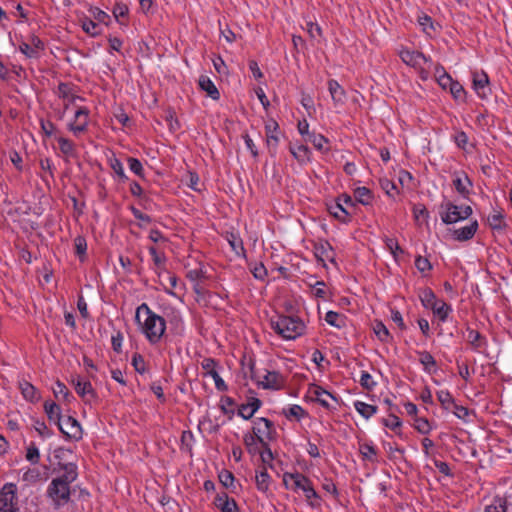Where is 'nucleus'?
Here are the masks:
<instances>
[{
  "label": "nucleus",
  "mask_w": 512,
  "mask_h": 512,
  "mask_svg": "<svg viewBox=\"0 0 512 512\" xmlns=\"http://www.w3.org/2000/svg\"><path fill=\"white\" fill-rule=\"evenodd\" d=\"M136 320L151 344L160 341L166 329V321L163 317L153 312L146 303H142L136 310Z\"/></svg>",
  "instance_id": "f257e3e1"
},
{
  "label": "nucleus",
  "mask_w": 512,
  "mask_h": 512,
  "mask_svg": "<svg viewBox=\"0 0 512 512\" xmlns=\"http://www.w3.org/2000/svg\"><path fill=\"white\" fill-rule=\"evenodd\" d=\"M272 329L286 340H293L301 336L305 331L304 322L293 316H278L275 319H271Z\"/></svg>",
  "instance_id": "f03ea898"
},
{
  "label": "nucleus",
  "mask_w": 512,
  "mask_h": 512,
  "mask_svg": "<svg viewBox=\"0 0 512 512\" xmlns=\"http://www.w3.org/2000/svg\"><path fill=\"white\" fill-rule=\"evenodd\" d=\"M440 208L441 220L447 225L465 220L472 214V208L470 206H458L449 201L443 203Z\"/></svg>",
  "instance_id": "7ed1b4c3"
},
{
  "label": "nucleus",
  "mask_w": 512,
  "mask_h": 512,
  "mask_svg": "<svg viewBox=\"0 0 512 512\" xmlns=\"http://www.w3.org/2000/svg\"><path fill=\"white\" fill-rule=\"evenodd\" d=\"M287 478H290L291 480H293V485H294L293 488L294 489H300L303 491L308 503L312 507L318 505V503H314L313 499L318 500L319 496H318L317 492L315 491V489L313 488L311 481L306 476H304L303 474H300V473H295V474L287 473L284 475L285 483H287Z\"/></svg>",
  "instance_id": "20e7f679"
},
{
  "label": "nucleus",
  "mask_w": 512,
  "mask_h": 512,
  "mask_svg": "<svg viewBox=\"0 0 512 512\" xmlns=\"http://www.w3.org/2000/svg\"><path fill=\"white\" fill-rule=\"evenodd\" d=\"M252 431L259 444L269 443V441L275 440L277 435L274 423L264 417L257 418L254 421Z\"/></svg>",
  "instance_id": "39448f33"
},
{
  "label": "nucleus",
  "mask_w": 512,
  "mask_h": 512,
  "mask_svg": "<svg viewBox=\"0 0 512 512\" xmlns=\"http://www.w3.org/2000/svg\"><path fill=\"white\" fill-rule=\"evenodd\" d=\"M252 379L263 389L278 390L285 384V378L277 371H266L263 375L252 372Z\"/></svg>",
  "instance_id": "423d86ee"
},
{
  "label": "nucleus",
  "mask_w": 512,
  "mask_h": 512,
  "mask_svg": "<svg viewBox=\"0 0 512 512\" xmlns=\"http://www.w3.org/2000/svg\"><path fill=\"white\" fill-rule=\"evenodd\" d=\"M47 494L56 506L64 505L70 500V486L53 479L48 486Z\"/></svg>",
  "instance_id": "0eeeda50"
},
{
  "label": "nucleus",
  "mask_w": 512,
  "mask_h": 512,
  "mask_svg": "<svg viewBox=\"0 0 512 512\" xmlns=\"http://www.w3.org/2000/svg\"><path fill=\"white\" fill-rule=\"evenodd\" d=\"M18 497L13 484L5 485L0 491V512H18Z\"/></svg>",
  "instance_id": "6e6552de"
},
{
  "label": "nucleus",
  "mask_w": 512,
  "mask_h": 512,
  "mask_svg": "<svg viewBox=\"0 0 512 512\" xmlns=\"http://www.w3.org/2000/svg\"><path fill=\"white\" fill-rule=\"evenodd\" d=\"M57 426L66 439L78 441L82 438V427L80 423L72 416L63 418Z\"/></svg>",
  "instance_id": "1a4fd4ad"
},
{
  "label": "nucleus",
  "mask_w": 512,
  "mask_h": 512,
  "mask_svg": "<svg viewBox=\"0 0 512 512\" xmlns=\"http://www.w3.org/2000/svg\"><path fill=\"white\" fill-rule=\"evenodd\" d=\"M217 362L213 358H204L201 362V367L205 370V376H210L215 382V387L218 391L224 392L228 389L224 380L220 377L216 370Z\"/></svg>",
  "instance_id": "9d476101"
},
{
  "label": "nucleus",
  "mask_w": 512,
  "mask_h": 512,
  "mask_svg": "<svg viewBox=\"0 0 512 512\" xmlns=\"http://www.w3.org/2000/svg\"><path fill=\"white\" fill-rule=\"evenodd\" d=\"M472 82H473V88L477 95L481 98H486L488 93L490 92L489 89V78L487 74L483 71L481 72H473L472 74Z\"/></svg>",
  "instance_id": "9b49d317"
},
{
  "label": "nucleus",
  "mask_w": 512,
  "mask_h": 512,
  "mask_svg": "<svg viewBox=\"0 0 512 512\" xmlns=\"http://www.w3.org/2000/svg\"><path fill=\"white\" fill-rule=\"evenodd\" d=\"M89 110L86 107H81L75 112V121L77 124L71 123L69 129L78 135L87 130Z\"/></svg>",
  "instance_id": "f8f14e48"
},
{
  "label": "nucleus",
  "mask_w": 512,
  "mask_h": 512,
  "mask_svg": "<svg viewBox=\"0 0 512 512\" xmlns=\"http://www.w3.org/2000/svg\"><path fill=\"white\" fill-rule=\"evenodd\" d=\"M214 504L221 512H239L236 501L224 492L217 494Z\"/></svg>",
  "instance_id": "ddd939ff"
},
{
  "label": "nucleus",
  "mask_w": 512,
  "mask_h": 512,
  "mask_svg": "<svg viewBox=\"0 0 512 512\" xmlns=\"http://www.w3.org/2000/svg\"><path fill=\"white\" fill-rule=\"evenodd\" d=\"M465 339L471 345L472 349L478 352L487 346L486 338L480 332L469 327L466 329Z\"/></svg>",
  "instance_id": "4468645a"
},
{
  "label": "nucleus",
  "mask_w": 512,
  "mask_h": 512,
  "mask_svg": "<svg viewBox=\"0 0 512 512\" xmlns=\"http://www.w3.org/2000/svg\"><path fill=\"white\" fill-rule=\"evenodd\" d=\"M73 383L77 394L81 396L85 401H90L96 397V393L89 381L78 378L77 380L73 381Z\"/></svg>",
  "instance_id": "2eb2a0df"
},
{
  "label": "nucleus",
  "mask_w": 512,
  "mask_h": 512,
  "mask_svg": "<svg viewBox=\"0 0 512 512\" xmlns=\"http://www.w3.org/2000/svg\"><path fill=\"white\" fill-rule=\"evenodd\" d=\"M439 84L442 87L450 86V92L457 100L463 99L465 95L464 88L458 82H454L449 75L440 76Z\"/></svg>",
  "instance_id": "dca6fc26"
},
{
  "label": "nucleus",
  "mask_w": 512,
  "mask_h": 512,
  "mask_svg": "<svg viewBox=\"0 0 512 512\" xmlns=\"http://www.w3.org/2000/svg\"><path fill=\"white\" fill-rule=\"evenodd\" d=\"M400 57L404 63L412 67L420 65L421 60H423L425 63L430 62V59L418 51L403 50L400 52Z\"/></svg>",
  "instance_id": "f3484780"
},
{
  "label": "nucleus",
  "mask_w": 512,
  "mask_h": 512,
  "mask_svg": "<svg viewBox=\"0 0 512 512\" xmlns=\"http://www.w3.org/2000/svg\"><path fill=\"white\" fill-rule=\"evenodd\" d=\"M477 229H478V223H477V221H474L467 226H464L459 229H454L453 230V238H454V240H457L460 242L467 241L474 236Z\"/></svg>",
  "instance_id": "a211bd4d"
},
{
  "label": "nucleus",
  "mask_w": 512,
  "mask_h": 512,
  "mask_svg": "<svg viewBox=\"0 0 512 512\" xmlns=\"http://www.w3.org/2000/svg\"><path fill=\"white\" fill-rule=\"evenodd\" d=\"M261 401L258 398H251L248 403L242 404L238 409V415L248 420L253 417L254 413L260 408Z\"/></svg>",
  "instance_id": "6ab92c4d"
},
{
  "label": "nucleus",
  "mask_w": 512,
  "mask_h": 512,
  "mask_svg": "<svg viewBox=\"0 0 512 512\" xmlns=\"http://www.w3.org/2000/svg\"><path fill=\"white\" fill-rule=\"evenodd\" d=\"M453 186L462 197L467 198L470 193L469 188L472 186V182L466 174H458L453 180Z\"/></svg>",
  "instance_id": "aec40b11"
},
{
  "label": "nucleus",
  "mask_w": 512,
  "mask_h": 512,
  "mask_svg": "<svg viewBox=\"0 0 512 512\" xmlns=\"http://www.w3.org/2000/svg\"><path fill=\"white\" fill-rule=\"evenodd\" d=\"M19 389L23 397L32 403L40 399L38 390L28 381L22 380L19 382Z\"/></svg>",
  "instance_id": "412c9836"
},
{
  "label": "nucleus",
  "mask_w": 512,
  "mask_h": 512,
  "mask_svg": "<svg viewBox=\"0 0 512 512\" xmlns=\"http://www.w3.org/2000/svg\"><path fill=\"white\" fill-rule=\"evenodd\" d=\"M61 468L64 470V473L55 478L56 480L62 481L64 484L70 486L71 483H73L78 476L77 473V466L73 463H67L63 464Z\"/></svg>",
  "instance_id": "4be33fe9"
},
{
  "label": "nucleus",
  "mask_w": 512,
  "mask_h": 512,
  "mask_svg": "<svg viewBox=\"0 0 512 512\" xmlns=\"http://www.w3.org/2000/svg\"><path fill=\"white\" fill-rule=\"evenodd\" d=\"M199 86L213 100H218L220 98V93L217 87L208 76L201 75L199 77Z\"/></svg>",
  "instance_id": "5701e85b"
},
{
  "label": "nucleus",
  "mask_w": 512,
  "mask_h": 512,
  "mask_svg": "<svg viewBox=\"0 0 512 512\" xmlns=\"http://www.w3.org/2000/svg\"><path fill=\"white\" fill-rule=\"evenodd\" d=\"M44 411H45L49 421L53 422L57 425L63 419V417L61 415V408L55 402L46 401L44 403Z\"/></svg>",
  "instance_id": "b1692460"
},
{
  "label": "nucleus",
  "mask_w": 512,
  "mask_h": 512,
  "mask_svg": "<svg viewBox=\"0 0 512 512\" xmlns=\"http://www.w3.org/2000/svg\"><path fill=\"white\" fill-rule=\"evenodd\" d=\"M312 394L315 396L316 401L322 405L323 407L330 409L331 405L329 404L327 398L333 399L335 402H337V399L335 396H333L330 392L326 391L320 386H315L312 390Z\"/></svg>",
  "instance_id": "393cba45"
},
{
  "label": "nucleus",
  "mask_w": 512,
  "mask_h": 512,
  "mask_svg": "<svg viewBox=\"0 0 512 512\" xmlns=\"http://www.w3.org/2000/svg\"><path fill=\"white\" fill-rule=\"evenodd\" d=\"M419 362L423 365L427 373H434L436 371V360L428 351H419Z\"/></svg>",
  "instance_id": "a878e982"
},
{
  "label": "nucleus",
  "mask_w": 512,
  "mask_h": 512,
  "mask_svg": "<svg viewBox=\"0 0 512 512\" xmlns=\"http://www.w3.org/2000/svg\"><path fill=\"white\" fill-rule=\"evenodd\" d=\"M328 89L334 102L342 103L344 101L345 91L336 80H329Z\"/></svg>",
  "instance_id": "bb28decb"
},
{
  "label": "nucleus",
  "mask_w": 512,
  "mask_h": 512,
  "mask_svg": "<svg viewBox=\"0 0 512 512\" xmlns=\"http://www.w3.org/2000/svg\"><path fill=\"white\" fill-rule=\"evenodd\" d=\"M355 410L365 419H369L377 412V407L362 401L354 402Z\"/></svg>",
  "instance_id": "cd10ccee"
},
{
  "label": "nucleus",
  "mask_w": 512,
  "mask_h": 512,
  "mask_svg": "<svg viewBox=\"0 0 512 512\" xmlns=\"http://www.w3.org/2000/svg\"><path fill=\"white\" fill-rule=\"evenodd\" d=\"M431 310L440 321L445 322L452 308L443 300H439Z\"/></svg>",
  "instance_id": "c85d7f7f"
},
{
  "label": "nucleus",
  "mask_w": 512,
  "mask_h": 512,
  "mask_svg": "<svg viewBox=\"0 0 512 512\" xmlns=\"http://www.w3.org/2000/svg\"><path fill=\"white\" fill-rule=\"evenodd\" d=\"M277 128L278 124L276 122L266 125L267 145L271 153H275L278 144V137L274 134Z\"/></svg>",
  "instance_id": "c756f323"
},
{
  "label": "nucleus",
  "mask_w": 512,
  "mask_h": 512,
  "mask_svg": "<svg viewBox=\"0 0 512 512\" xmlns=\"http://www.w3.org/2000/svg\"><path fill=\"white\" fill-rule=\"evenodd\" d=\"M354 197L357 202L363 205H370L373 199L371 190L366 187H357L354 190Z\"/></svg>",
  "instance_id": "7c9ffc66"
},
{
  "label": "nucleus",
  "mask_w": 512,
  "mask_h": 512,
  "mask_svg": "<svg viewBox=\"0 0 512 512\" xmlns=\"http://www.w3.org/2000/svg\"><path fill=\"white\" fill-rule=\"evenodd\" d=\"M306 141L312 143V145L319 151L328 150L327 148H325V144L328 143V139L324 137L322 134L311 132V134H308V138H306Z\"/></svg>",
  "instance_id": "2f4dec72"
},
{
  "label": "nucleus",
  "mask_w": 512,
  "mask_h": 512,
  "mask_svg": "<svg viewBox=\"0 0 512 512\" xmlns=\"http://www.w3.org/2000/svg\"><path fill=\"white\" fill-rule=\"evenodd\" d=\"M373 331L381 342H389L391 336L387 327L381 321H375Z\"/></svg>",
  "instance_id": "473e14b6"
},
{
  "label": "nucleus",
  "mask_w": 512,
  "mask_h": 512,
  "mask_svg": "<svg viewBox=\"0 0 512 512\" xmlns=\"http://www.w3.org/2000/svg\"><path fill=\"white\" fill-rule=\"evenodd\" d=\"M359 451L362 455V458L364 460L370 461V462H376L377 461V451L376 448L372 444L364 443L360 445Z\"/></svg>",
  "instance_id": "72a5a7b5"
},
{
  "label": "nucleus",
  "mask_w": 512,
  "mask_h": 512,
  "mask_svg": "<svg viewBox=\"0 0 512 512\" xmlns=\"http://www.w3.org/2000/svg\"><path fill=\"white\" fill-rule=\"evenodd\" d=\"M420 300L425 308L432 309L439 301L431 289H424L420 294Z\"/></svg>",
  "instance_id": "f704fd0d"
},
{
  "label": "nucleus",
  "mask_w": 512,
  "mask_h": 512,
  "mask_svg": "<svg viewBox=\"0 0 512 512\" xmlns=\"http://www.w3.org/2000/svg\"><path fill=\"white\" fill-rule=\"evenodd\" d=\"M329 212L336 219L343 221V222H345L347 216L350 215V212L340 202H337L335 205L330 206Z\"/></svg>",
  "instance_id": "c9c22d12"
},
{
  "label": "nucleus",
  "mask_w": 512,
  "mask_h": 512,
  "mask_svg": "<svg viewBox=\"0 0 512 512\" xmlns=\"http://www.w3.org/2000/svg\"><path fill=\"white\" fill-rule=\"evenodd\" d=\"M290 152L299 162H306L309 160V148L303 144L296 147H290Z\"/></svg>",
  "instance_id": "e433bc0d"
},
{
  "label": "nucleus",
  "mask_w": 512,
  "mask_h": 512,
  "mask_svg": "<svg viewBox=\"0 0 512 512\" xmlns=\"http://www.w3.org/2000/svg\"><path fill=\"white\" fill-rule=\"evenodd\" d=\"M316 255L327 260H333V248L329 242L319 243L315 247Z\"/></svg>",
  "instance_id": "4c0bfd02"
},
{
  "label": "nucleus",
  "mask_w": 512,
  "mask_h": 512,
  "mask_svg": "<svg viewBox=\"0 0 512 512\" xmlns=\"http://www.w3.org/2000/svg\"><path fill=\"white\" fill-rule=\"evenodd\" d=\"M485 512H507V501L505 498L496 497L492 503L485 508Z\"/></svg>",
  "instance_id": "58836bf2"
},
{
  "label": "nucleus",
  "mask_w": 512,
  "mask_h": 512,
  "mask_svg": "<svg viewBox=\"0 0 512 512\" xmlns=\"http://www.w3.org/2000/svg\"><path fill=\"white\" fill-rule=\"evenodd\" d=\"M109 165L121 181H126L128 179L127 175L124 172L123 164L118 158L111 157L109 159Z\"/></svg>",
  "instance_id": "ea45409f"
},
{
  "label": "nucleus",
  "mask_w": 512,
  "mask_h": 512,
  "mask_svg": "<svg viewBox=\"0 0 512 512\" xmlns=\"http://www.w3.org/2000/svg\"><path fill=\"white\" fill-rule=\"evenodd\" d=\"M74 248H75V254L79 257V259L81 261H83L86 256V250H87L86 239L82 236H77L74 239Z\"/></svg>",
  "instance_id": "a19ab883"
},
{
  "label": "nucleus",
  "mask_w": 512,
  "mask_h": 512,
  "mask_svg": "<svg viewBox=\"0 0 512 512\" xmlns=\"http://www.w3.org/2000/svg\"><path fill=\"white\" fill-rule=\"evenodd\" d=\"M325 321L331 326L341 328L344 325V316L334 311H328Z\"/></svg>",
  "instance_id": "79ce46f5"
},
{
  "label": "nucleus",
  "mask_w": 512,
  "mask_h": 512,
  "mask_svg": "<svg viewBox=\"0 0 512 512\" xmlns=\"http://www.w3.org/2000/svg\"><path fill=\"white\" fill-rule=\"evenodd\" d=\"M437 398L445 410H451V406L454 404V398L448 390L438 391Z\"/></svg>",
  "instance_id": "37998d69"
},
{
  "label": "nucleus",
  "mask_w": 512,
  "mask_h": 512,
  "mask_svg": "<svg viewBox=\"0 0 512 512\" xmlns=\"http://www.w3.org/2000/svg\"><path fill=\"white\" fill-rule=\"evenodd\" d=\"M244 444L250 454H257L259 452L258 439L251 434H245L243 437Z\"/></svg>",
  "instance_id": "c03bdc74"
},
{
  "label": "nucleus",
  "mask_w": 512,
  "mask_h": 512,
  "mask_svg": "<svg viewBox=\"0 0 512 512\" xmlns=\"http://www.w3.org/2000/svg\"><path fill=\"white\" fill-rule=\"evenodd\" d=\"M270 476L267 471L264 469L256 474V485L257 488L261 491H266L268 489Z\"/></svg>",
  "instance_id": "a18cd8bd"
},
{
  "label": "nucleus",
  "mask_w": 512,
  "mask_h": 512,
  "mask_svg": "<svg viewBox=\"0 0 512 512\" xmlns=\"http://www.w3.org/2000/svg\"><path fill=\"white\" fill-rule=\"evenodd\" d=\"M131 364L139 374H144L146 372V363L142 355L135 353L132 357Z\"/></svg>",
  "instance_id": "49530a36"
},
{
  "label": "nucleus",
  "mask_w": 512,
  "mask_h": 512,
  "mask_svg": "<svg viewBox=\"0 0 512 512\" xmlns=\"http://www.w3.org/2000/svg\"><path fill=\"white\" fill-rule=\"evenodd\" d=\"M219 481L226 488H232L234 485V475L228 470H222L219 473Z\"/></svg>",
  "instance_id": "de8ad7c7"
},
{
  "label": "nucleus",
  "mask_w": 512,
  "mask_h": 512,
  "mask_svg": "<svg viewBox=\"0 0 512 512\" xmlns=\"http://www.w3.org/2000/svg\"><path fill=\"white\" fill-rule=\"evenodd\" d=\"M59 148L61 152L65 155H72L74 152V144L67 138L59 137L58 138Z\"/></svg>",
  "instance_id": "09e8293b"
},
{
  "label": "nucleus",
  "mask_w": 512,
  "mask_h": 512,
  "mask_svg": "<svg viewBox=\"0 0 512 512\" xmlns=\"http://www.w3.org/2000/svg\"><path fill=\"white\" fill-rule=\"evenodd\" d=\"M228 242H229L232 250L237 255L244 254L245 249L243 247V242H242V240L240 238H238L235 235L231 234L230 238H228Z\"/></svg>",
  "instance_id": "8fccbe9b"
},
{
  "label": "nucleus",
  "mask_w": 512,
  "mask_h": 512,
  "mask_svg": "<svg viewBox=\"0 0 512 512\" xmlns=\"http://www.w3.org/2000/svg\"><path fill=\"white\" fill-rule=\"evenodd\" d=\"M127 161H128L129 169L133 173H135L137 176L142 177L143 172H144L142 163L138 159L133 158V157H128Z\"/></svg>",
  "instance_id": "3c124183"
},
{
  "label": "nucleus",
  "mask_w": 512,
  "mask_h": 512,
  "mask_svg": "<svg viewBox=\"0 0 512 512\" xmlns=\"http://www.w3.org/2000/svg\"><path fill=\"white\" fill-rule=\"evenodd\" d=\"M287 418L294 417L300 419L306 415L305 410L299 405H292L288 408V411L284 412Z\"/></svg>",
  "instance_id": "603ef678"
},
{
  "label": "nucleus",
  "mask_w": 512,
  "mask_h": 512,
  "mask_svg": "<svg viewBox=\"0 0 512 512\" xmlns=\"http://www.w3.org/2000/svg\"><path fill=\"white\" fill-rule=\"evenodd\" d=\"M53 393L55 395L56 398H59L60 396L63 397V399H65L66 401H68V398L70 396V392L69 390L67 389V387L61 383L60 381H57L56 382V385L55 387L53 388Z\"/></svg>",
  "instance_id": "864d4df0"
},
{
  "label": "nucleus",
  "mask_w": 512,
  "mask_h": 512,
  "mask_svg": "<svg viewBox=\"0 0 512 512\" xmlns=\"http://www.w3.org/2000/svg\"><path fill=\"white\" fill-rule=\"evenodd\" d=\"M359 382H360L361 386L367 390H372L374 388V386L376 385V382L373 381L372 376L366 371L361 372V377H360Z\"/></svg>",
  "instance_id": "5fc2aeb1"
},
{
  "label": "nucleus",
  "mask_w": 512,
  "mask_h": 512,
  "mask_svg": "<svg viewBox=\"0 0 512 512\" xmlns=\"http://www.w3.org/2000/svg\"><path fill=\"white\" fill-rule=\"evenodd\" d=\"M415 428L421 434H428L431 431V425L425 418H417L415 420Z\"/></svg>",
  "instance_id": "6e6d98bb"
},
{
  "label": "nucleus",
  "mask_w": 512,
  "mask_h": 512,
  "mask_svg": "<svg viewBox=\"0 0 512 512\" xmlns=\"http://www.w3.org/2000/svg\"><path fill=\"white\" fill-rule=\"evenodd\" d=\"M381 187L386 192V194L390 197H394L395 194H398V189L394 182L385 179L381 181Z\"/></svg>",
  "instance_id": "4d7b16f0"
},
{
  "label": "nucleus",
  "mask_w": 512,
  "mask_h": 512,
  "mask_svg": "<svg viewBox=\"0 0 512 512\" xmlns=\"http://www.w3.org/2000/svg\"><path fill=\"white\" fill-rule=\"evenodd\" d=\"M262 447V451L259 450L258 453H260L261 460L263 463H269L273 460V453L271 451V448L269 446V443L260 444Z\"/></svg>",
  "instance_id": "13d9d810"
},
{
  "label": "nucleus",
  "mask_w": 512,
  "mask_h": 512,
  "mask_svg": "<svg viewBox=\"0 0 512 512\" xmlns=\"http://www.w3.org/2000/svg\"><path fill=\"white\" fill-rule=\"evenodd\" d=\"M39 458L40 455L38 448L34 444H31L27 449L26 459L31 463L36 464L38 463Z\"/></svg>",
  "instance_id": "bf43d9fd"
},
{
  "label": "nucleus",
  "mask_w": 512,
  "mask_h": 512,
  "mask_svg": "<svg viewBox=\"0 0 512 512\" xmlns=\"http://www.w3.org/2000/svg\"><path fill=\"white\" fill-rule=\"evenodd\" d=\"M488 221L493 229H501L503 227V215L500 212L489 216Z\"/></svg>",
  "instance_id": "052dcab7"
},
{
  "label": "nucleus",
  "mask_w": 512,
  "mask_h": 512,
  "mask_svg": "<svg viewBox=\"0 0 512 512\" xmlns=\"http://www.w3.org/2000/svg\"><path fill=\"white\" fill-rule=\"evenodd\" d=\"M415 266L420 272L428 271L432 268L431 263L427 258H424L422 256H418L415 259Z\"/></svg>",
  "instance_id": "680f3d73"
},
{
  "label": "nucleus",
  "mask_w": 512,
  "mask_h": 512,
  "mask_svg": "<svg viewBox=\"0 0 512 512\" xmlns=\"http://www.w3.org/2000/svg\"><path fill=\"white\" fill-rule=\"evenodd\" d=\"M450 411H452L459 419H465L469 413L466 407L458 405L455 401L454 404H452Z\"/></svg>",
  "instance_id": "e2e57ef3"
},
{
  "label": "nucleus",
  "mask_w": 512,
  "mask_h": 512,
  "mask_svg": "<svg viewBox=\"0 0 512 512\" xmlns=\"http://www.w3.org/2000/svg\"><path fill=\"white\" fill-rule=\"evenodd\" d=\"M83 30L90 34L91 36H96L99 34V31L97 30L98 25L92 21V20H86L82 24Z\"/></svg>",
  "instance_id": "0e129e2a"
},
{
  "label": "nucleus",
  "mask_w": 512,
  "mask_h": 512,
  "mask_svg": "<svg viewBox=\"0 0 512 512\" xmlns=\"http://www.w3.org/2000/svg\"><path fill=\"white\" fill-rule=\"evenodd\" d=\"M386 247L389 251L396 256L397 252L403 253V249L399 246L398 241L394 238H387L385 240Z\"/></svg>",
  "instance_id": "69168bd1"
},
{
  "label": "nucleus",
  "mask_w": 512,
  "mask_h": 512,
  "mask_svg": "<svg viewBox=\"0 0 512 512\" xmlns=\"http://www.w3.org/2000/svg\"><path fill=\"white\" fill-rule=\"evenodd\" d=\"M19 50L28 58H36L38 56V52L26 42L20 44Z\"/></svg>",
  "instance_id": "338daca9"
},
{
  "label": "nucleus",
  "mask_w": 512,
  "mask_h": 512,
  "mask_svg": "<svg viewBox=\"0 0 512 512\" xmlns=\"http://www.w3.org/2000/svg\"><path fill=\"white\" fill-rule=\"evenodd\" d=\"M253 276L258 280H263L267 275V270L262 263L256 264L251 270Z\"/></svg>",
  "instance_id": "774afa93"
}]
</instances>
